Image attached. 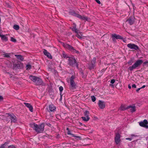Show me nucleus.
Returning a JSON list of instances; mask_svg holds the SVG:
<instances>
[{
    "instance_id": "obj_11",
    "label": "nucleus",
    "mask_w": 148,
    "mask_h": 148,
    "mask_svg": "<svg viewBox=\"0 0 148 148\" xmlns=\"http://www.w3.org/2000/svg\"><path fill=\"white\" fill-rule=\"evenodd\" d=\"M112 37L113 40H114L115 39H120L123 38L121 36L115 34H112Z\"/></svg>"
},
{
    "instance_id": "obj_27",
    "label": "nucleus",
    "mask_w": 148,
    "mask_h": 148,
    "mask_svg": "<svg viewBox=\"0 0 148 148\" xmlns=\"http://www.w3.org/2000/svg\"><path fill=\"white\" fill-rule=\"evenodd\" d=\"M127 21H128V23L131 25L133 24L134 22L133 19H132L131 18L128 19Z\"/></svg>"
},
{
    "instance_id": "obj_34",
    "label": "nucleus",
    "mask_w": 148,
    "mask_h": 148,
    "mask_svg": "<svg viewBox=\"0 0 148 148\" xmlns=\"http://www.w3.org/2000/svg\"><path fill=\"white\" fill-rule=\"evenodd\" d=\"M67 134H68V135H72L73 136H74V135L73 134H72V133H71V132L69 131L68 132H67Z\"/></svg>"
},
{
    "instance_id": "obj_42",
    "label": "nucleus",
    "mask_w": 148,
    "mask_h": 148,
    "mask_svg": "<svg viewBox=\"0 0 148 148\" xmlns=\"http://www.w3.org/2000/svg\"><path fill=\"white\" fill-rule=\"evenodd\" d=\"M131 60H130V61H129L128 62V63L129 64H132V63H131Z\"/></svg>"
},
{
    "instance_id": "obj_10",
    "label": "nucleus",
    "mask_w": 148,
    "mask_h": 148,
    "mask_svg": "<svg viewBox=\"0 0 148 148\" xmlns=\"http://www.w3.org/2000/svg\"><path fill=\"white\" fill-rule=\"evenodd\" d=\"M98 106L100 108L103 109L104 108L105 106V103L103 101L99 100L98 103Z\"/></svg>"
},
{
    "instance_id": "obj_1",
    "label": "nucleus",
    "mask_w": 148,
    "mask_h": 148,
    "mask_svg": "<svg viewBox=\"0 0 148 148\" xmlns=\"http://www.w3.org/2000/svg\"><path fill=\"white\" fill-rule=\"evenodd\" d=\"M143 62L142 60H138L132 66L129 67V69L130 71H132L133 69L136 68L140 65Z\"/></svg>"
},
{
    "instance_id": "obj_33",
    "label": "nucleus",
    "mask_w": 148,
    "mask_h": 148,
    "mask_svg": "<svg viewBox=\"0 0 148 148\" xmlns=\"http://www.w3.org/2000/svg\"><path fill=\"white\" fill-rule=\"evenodd\" d=\"M11 40L13 42H16V40L13 37L11 38Z\"/></svg>"
},
{
    "instance_id": "obj_5",
    "label": "nucleus",
    "mask_w": 148,
    "mask_h": 148,
    "mask_svg": "<svg viewBox=\"0 0 148 148\" xmlns=\"http://www.w3.org/2000/svg\"><path fill=\"white\" fill-rule=\"evenodd\" d=\"M44 125L43 124H41L38 127H37L36 129V131L38 133H40L42 132L44 130Z\"/></svg>"
},
{
    "instance_id": "obj_9",
    "label": "nucleus",
    "mask_w": 148,
    "mask_h": 148,
    "mask_svg": "<svg viewBox=\"0 0 148 148\" xmlns=\"http://www.w3.org/2000/svg\"><path fill=\"white\" fill-rule=\"evenodd\" d=\"M116 143L118 145L121 142L120 136L119 134H116L114 139Z\"/></svg>"
},
{
    "instance_id": "obj_6",
    "label": "nucleus",
    "mask_w": 148,
    "mask_h": 148,
    "mask_svg": "<svg viewBox=\"0 0 148 148\" xmlns=\"http://www.w3.org/2000/svg\"><path fill=\"white\" fill-rule=\"evenodd\" d=\"M63 46L65 48L70 51H76L72 47L67 44L63 43Z\"/></svg>"
},
{
    "instance_id": "obj_8",
    "label": "nucleus",
    "mask_w": 148,
    "mask_h": 148,
    "mask_svg": "<svg viewBox=\"0 0 148 148\" xmlns=\"http://www.w3.org/2000/svg\"><path fill=\"white\" fill-rule=\"evenodd\" d=\"M127 47L131 49H134V50H137L138 49V47L136 45L130 43L127 45Z\"/></svg>"
},
{
    "instance_id": "obj_14",
    "label": "nucleus",
    "mask_w": 148,
    "mask_h": 148,
    "mask_svg": "<svg viewBox=\"0 0 148 148\" xmlns=\"http://www.w3.org/2000/svg\"><path fill=\"white\" fill-rule=\"evenodd\" d=\"M43 53L44 54L47 56V57L48 58L50 59H51L52 58V57L50 53L48 52L46 50H44Z\"/></svg>"
},
{
    "instance_id": "obj_26",
    "label": "nucleus",
    "mask_w": 148,
    "mask_h": 148,
    "mask_svg": "<svg viewBox=\"0 0 148 148\" xmlns=\"http://www.w3.org/2000/svg\"><path fill=\"white\" fill-rule=\"evenodd\" d=\"M131 138H126V139L127 140H129L130 141H131L132 140V139H133L134 138V137H135L136 136L134 135V134L131 135Z\"/></svg>"
},
{
    "instance_id": "obj_20",
    "label": "nucleus",
    "mask_w": 148,
    "mask_h": 148,
    "mask_svg": "<svg viewBox=\"0 0 148 148\" xmlns=\"http://www.w3.org/2000/svg\"><path fill=\"white\" fill-rule=\"evenodd\" d=\"M30 127L34 129L35 130L36 128L38 127V125L35 123H32L30 124Z\"/></svg>"
},
{
    "instance_id": "obj_24",
    "label": "nucleus",
    "mask_w": 148,
    "mask_h": 148,
    "mask_svg": "<svg viewBox=\"0 0 148 148\" xmlns=\"http://www.w3.org/2000/svg\"><path fill=\"white\" fill-rule=\"evenodd\" d=\"M0 37L1 38V39L3 40L6 41L8 40L7 38L5 35H1Z\"/></svg>"
},
{
    "instance_id": "obj_15",
    "label": "nucleus",
    "mask_w": 148,
    "mask_h": 148,
    "mask_svg": "<svg viewBox=\"0 0 148 148\" xmlns=\"http://www.w3.org/2000/svg\"><path fill=\"white\" fill-rule=\"evenodd\" d=\"M128 108L129 109L130 111L133 112L136 111V107L134 105L130 106L128 107Z\"/></svg>"
},
{
    "instance_id": "obj_12",
    "label": "nucleus",
    "mask_w": 148,
    "mask_h": 148,
    "mask_svg": "<svg viewBox=\"0 0 148 148\" xmlns=\"http://www.w3.org/2000/svg\"><path fill=\"white\" fill-rule=\"evenodd\" d=\"M74 79V77L73 76H72L71 78L70 79V84L73 88H74L75 87L76 85L75 84L73 80Z\"/></svg>"
},
{
    "instance_id": "obj_25",
    "label": "nucleus",
    "mask_w": 148,
    "mask_h": 148,
    "mask_svg": "<svg viewBox=\"0 0 148 148\" xmlns=\"http://www.w3.org/2000/svg\"><path fill=\"white\" fill-rule=\"evenodd\" d=\"M15 56L19 60H23V57L21 55H15Z\"/></svg>"
},
{
    "instance_id": "obj_28",
    "label": "nucleus",
    "mask_w": 148,
    "mask_h": 148,
    "mask_svg": "<svg viewBox=\"0 0 148 148\" xmlns=\"http://www.w3.org/2000/svg\"><path fill=\"white\" fill-rule=\"evenodd\" d=\"M13 28L16 30H18L19 29V26L16 25H15L13 26Z\"/></svg>"
},
{
    "instance_id": "obj_30",
    "label": "nucleus",
    "mask_w": 148,
    "mask_h": 148,
    "mask_svg": "<svg viewBox=\"0 0 148 148\" xmlns=\"http://www.w3.org/2000/svg\"><path fill=\"white\" fill-rule=\"evenodd\" d=\"M7 143H5L1 146L0 148H5V146L7 145Z\"/></svg>"
},
{
    "instance_id": "obj_38",
    "label": "nucleus",
    "mask_w": 148,
    "mask_h": 148,
    "mask_svg": "<svg viewBox=\"0 0 148 148\" xmlns=\"http://www.w3.org/2000/svg\"><path fill=\"white\" fill-rule=\"evenodd\" d=\"M96 2L99 4L101 3L100 2L99 0H95Z\"/></svg>"
},
{
    "instance_id": "obj_21",
    "label": "nucleus",
    "mask_w": 148,
    "mask_h": 148,
    "mask_svg": "<svg viewBox=\"0 0 148 148\" xmlns=\"http://www.w3.org/2000/svg\"><path fill=\"white\" fill-rule=\"evenodd\" d=\"M29 78L31 80L35 82L37 79L38 78V77H37L35 76H30L29 77Z\"/></svg>"
},
{
    "instance_id": "obj_47",
    "label": "nucleus",
    "mask_w": 148,
    "mask_h": 148,
    "mask_svg": "<svg viewBox=\"0 0 148 148\" xmlns=\"http://www.w3.org/2000/svg\"><path fill=\"white\" fill-rule=\"evenodd\" d=\"M64 58H66V56H64Z\"/></svg>"
},
{
    "instance_id": "obj_23",
    "label": "nucleus",
    "mask_w": 148,
    "mask_h": 148,
    "mask_svg": "<svg viewBox=\"0 0 148 148\" xmlns=\"http://www.w3.org/2000/svg\"><path fill=\"white\" fill-rule=\"evenodd\" d=\"M72 29L73 31L75 32H77V30L76 29V26L75 24H73Z\"/></svg>"
},
{
    "instance_id": "obj_44",
    "label": "nucleus",
    "mask_w": 148,
    "mask_h": 148,
    "mask_svg": "<svg viewBox=\"0 0 148 148\" xmlns=\"http://www.w3.org/2000/svg\"><path fill=\"white\" fill-rule=\"evenodd\" d=\"M128 88H129V89H130V88H131V86L130 85H128Z\"/></svg>"
},
{
    "instance_id": "obj_17",
    "label": "nucleus",
    "mask_w": 148,
    "mask_h": 148,
    "mask_svg": "<svg viewBox=\"0 0 148 148\" xmlns=\"http://www.w3.org/2000/svg\"><path fill=\"white\" fill-rule=\"evenodd\" d=\"M17 118L15 116L14 114H11V117L10 120L12 122H16L17 121Z\"/></svg>"
},
{
    "instance_id": "obj_31",
    "label": "nucleus",
    "mask_w": 148,
    "mask_h": 148,
    "mask_svg": "<svg viewBox=\"0 0 148 148\" xmlns=\"http://www.w3.org/2000/svg\"><path fill=\"white\" fill-rule=\"evenodd\" d=\"M91 99L92 101L93 102L95 101L96 100V98L94 96H91Z\"/></svg>"
},
{
    "instance_id": "obj_4",
    "label": "nucleus",
    "mask_w": 148,
    "mask_h": 148,
    "mask_svg": "<svg viewBox=\"0 0 148 148\" xmlns=\"http://www.w3.org/2000/svg\"><path fill=\"white\" fill-rule=\"evenodd\" d=\"M3 119L6 121H9L11 119V114L6 113L3 115Z\"/></svg>"
},
{
    "instance_id": "obj_32",
    "label": "nucleus",
    "mask_w": 148,
    "mask_h": 148,
    "mask_svg": "<svg viewBox=\"0 0 148 148\" xmlns=\"http://www.w3.org/2000/svg\"><path fill=\"white\" fill-rule=\"evenodd\" d=\"M26 69L27 70L30 69L31 68V66L29 64H27L26 65Z\"/></svg>"
},
{
    "instance_id": "obj_18",
    "label": "nucleus",
    "mask_w": 148,
    "mask_h": 148,
    "mask_svg": "<svg viewBox=\"0 0 148 148\" xmlns=\"http://www.w3.org/2000/svg\"><path fill=\"white\" fill-rule=\"evenodd\" d=\"M75 33H76V36L78 38L80 39L82 38V34L81 32H78L77 30V32Z\"/></svg>"
},
{
    "instance_id": "obj_19",
    "label": "nucleus",
    "mask_w": 148,
    "mask_h": 148,
    "mask_svg": "<svg viewBox=\"0 0 148 148\" xmlns=\"http://www.w3.org/2000/svg\"><path fill=\"white\" fill-rule=\"evenodd\" d=\"M75 16L82 19L85 20H87V18L84 16H82L80 15L76 14L75 15Z\"/></svg>"
},
{
    "instance_id": "obj_43",
    "label": "nucleus",
    "mask_w": 148,
    "mask_h": 148,
    "mask_svg": "<svg viewBox=\"0 0 148 148\" xmlns=\"http://www.w3.org/2000/svg\"><path fill=\"white\" fill-rule=\"evenodd\" d=\"M141 88H138L136 90V91L138 92V91H139L140 90V89H141Z\"/></svg>"
},
{
    "instance_id": "obj_46",
    "label": "nucleus",
    "mask_w": 148,
    "mask_h": 148,
    "mask_svg": "<svg viewBox=\"0 0 148 148\" xmlns=\"http://www.w3.org/2000/svg\"><path fill=\"white\" fill-rule=\"evenodd\" d=\"M77 138H79V139H80V137H79V136H77Z\"/></svg>"
},
{
    "instance_id": "obj_16",
    "label": "nucleus",
    "mask_w": 148,
    "mask_h": 148,
    "mask_svg": "<svg viewBox=\"0 0 148 148\" xmlns=\"http://www.w3.org/2000/svg\"><path fill=\"white\" fill-rule=\"evenodd\" d=\"M35 83L37 85H40L42 84V81L41 79L38 78Z\"/></svg>"
},
{
    "instance_id": "obj_7",
    "label": "nucleus",
    "mask_w": 148,
    "mask_h": 148,
    "mask_svg": "<svg viewBox=\"0 0 148 148\" xmlns=\"http://www.w3.org/2000/svg\"><path fill=\"white\" fill-rule=\"evenodd\" d=\"M148 122L147 120L145 119L143 121L139 123V125L142 127H145L146 128H148V125H147Z\"/></svg>"
},
{
    "instance_id": "obj_3",
    "label": "nucleus",
    "mask_w": 148,
    "mask_h": 148,
    "mask_svg": "<svg viewBox=\"0 0 148 148\" xmlns=\"http://www.w3.org/2000/svg\"><path fill=\"white\" fill-rule=\"evenodd\" d=\"M85 116L82 117V120L85 121H88L90 119V118L89 116V112L88 111H86L84 112Z\"/></svg>"
},
{
    "instance_id": "obj_29",
    "label": "nucleus",
    "mask_w": 148,
    "mask_h": 148,
    "mask_svg": "<svg viewBox=\"0 0 148 148\" xmlns=\"http://www.w3.org/2000/svg\"><path fill=\"white\" fill-rule=\"evenodd\" d=\"M3 55L4 56V57L6 58H8L10 57V54L7 53H5L3 54Z\"/></svg>"
},
{
    "instance_id": "obj_41",
    "label": "nucleus",
    "mask_w": 148,
    "mask_h": 148,
    "mask_svg": "<svg viewBox=\"0 0 148 148\" xmlns=\"http://www.w3.org/2000/svg\"><path fill=\"white\" fill-rule=\"evenodd\" d=\"M3 99V97L1 96H0V101H1Z\"/></svg>"
},
{
    "instance_id": "obj_13",
    "label": "nucleus",
    "mask_w": 148,
    "mask_h": 148,
    "mask_svg": "<svg viewBox=\"0 0 148 148\" xmlns=\"http://www.w3.org/2000/svg\"><path fill=\"white\" fill-rule=\"evenodd\" d=\"M24 104L25 106L29 109V110L31 112L33 111V108L30 104L25 102L24 103Z\"/></svg>"
},
{
    "instance_id": "obj_36",
    "label": "nucleus",
    "mask_w": 148,
    "mask_h": 148,
    "mask_svg": "<svg viewBox=\"0 0 148 148\" xmlns=\"http://www.w3.org/2000/svg\"><path fill=\"white\" fill-rule=\"evenodd\" d=\"M7 148H15V147L14 145H12L8 146Z\"/></svg>"
},
{
    "instance_id": "obj_22",
    "label": "nucleus",
    "mask_w": 148,
    "mask_h": 148,
    "mask_svg": "<svg viewBox=\"0 0 148 148\" xmlns=\"http://www.w3.org/2000/svg\"><path fill=\"white\" fill-rule=\"evenodd\" d=\"M76 63V60L75 59L72 58L69 60V63L71 64H73Z\"/></svg>"
},
{
    "instance_id": "obj_37",
    "label": "nucleus",
    "mask_w": 148,
    "mask_h": 148,
    "mask_svg": "<svg viewBox=\"0 0 148 148\" xmlns=\"http://www.w3.org/2000/svg\"><path fill=\"white\" fill-rule=\"evenodd\" d=\"M115 82V80L114 79H112L111 80L110 82L111 83L113 84Z\"/></svg>"
},
{
    "instance_id": "obj_39",
    "label": "nucleus",
    "mask_w": 148,
    "mask_h": 148,
    "mask_svg": "<svg viewBox=\"0 0 148 148\" xmlns=\"http://www.w3.org/2000/svg\"><path fill=\"white\" fill-rule=\"evenodd\" d=\"M0 53H1L2 55H3V54H4L5 53L3 51H1Z\"/></svg>"
},
{
    "instance_id": "obj_35",
    "label": "nucleus",
    "mask_w": 148,
    "mask_h": 148,
    "mask_svg": "<svg viewBox=\"0 0 148 148\" xmlns=\"http://www.w3.org/2000/svg\"><path fill=\"white\" fill-rule=\"evenodd\" d=\"M59 89V90L60 92L62 91L63 90V88L62 86L60 87Z\"/></svg>"
},
{
    "instance_id": "obj_2",
    "label": "nucleus",
    "mask_w": 148,
    "mask_h": 148,
    "mask_svg": "<svg viewBox=\"0 0 148 148\" xmlns=\"http://www.w3.org/2000/svg\"><path fill=\"white\" fill-rule=\"evenodd\" d=\"M46 109L49 112H54L56 110V108L53 104H51L47 107Z\"/></svg>"
},
{
    "instance_id": "obj_48",
    "label": "nucleus",
    "mask_w": 148,
    "mask_h": 148,
    "mask_svg": "<svg viewBox=\"0 0 148 148\" xmlns=\"http://www.w3.org/2000/svg\"><path fill=\"white\" fill-rule=\"evenodd\" d=\"M67 129L68 130V128H67Z\"/></svg>"
},
{
    "instance_id": "obj_40",
    "label": "nucleus",
    "mask_w": 148,
    "mask_h": 148,
    "mask_svg": "<svg viewBox=\"0 0 148 148\" xmlns=\"http://www.w3.org/2000/svg\"><path fill=\"white\" fill-rule=\"evenodd\" d=\"M132 88H135L136 87V85L135 84H133L132 86Z\"/></svg>"
},
{
    "instance_id": "obj_45",
    "label": "nucleus",
    "mask_w": 148,
    "mask_h": 148,
    "mask_svg": "<svg viewBox=\"0 0 148 148\" xmlns=\"http://www.w3.org/2000/svg\"><path fill=\"white\" fill-rule=\"evenodd\" d=\"M145 85H143V86L141 88H144L145 87Z\"/></svg>"
}]
</instances>
